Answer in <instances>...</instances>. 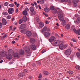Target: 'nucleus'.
I'll list each match as a JSON object with an SVG mask.
<instances>
[{
    "mask_svg": "<svg viewBox=\"0 0 80 80\" xmlns=\"http://www.w3.org/2000/svg\"><path fill=\"white\" fill-rule=\"evenodd\" d=\"M68 2L69 3H72V0H68Z\"/></svg>",
    "mask_w": 80,
    "mask_h": 80,
    "instance_id": "nucleus-56",
    "label": "nucleus"
},
{
    "mask_svg": "<svg viewBox=\"0 0 80 80\" xmlns=\"http://www.w3.org/2000/svg\"><path fill=\"white\" fill-rule=\"evenodd\" d=\"M35 19L36 20L37 23L39 22V21H40V20L39 19V18H38V17H36V18H35Z\"/></svg>",
    "mask_w": 80,
    "mask_h": 80,
    "instance_id": "nucleus-29",
    "label": "nucleus"
},
{
    "mask_svg": "<svg viewBox=\"0 0 80 80\" xmlns=\"http://www.w3.org/2000/svg\"><path fill=\"white\" fill-rule=\"evenodd\" d=\"M2 23L3 25H6V24L7 23V21L5 18H3L2 20Z\"/></svg>",
    "mask_w": 80,
    "mask_h": 80,
    "instance_id": "nucleus-14",
    "label": "nucleus"
},
{
    "mask_svg": "<svg viewBox=\"0 0 80 80\" xmlns=\"http://www.w3.org/2000/svg\"><path fill=\"white\" fill-rule=\"evenodd\" d=\"M45 51L44 50H42V53H45Z\"/></svg>",
    "mask_w": 80,
    "mask_h": 80,
    "instance_id": "nucleus-57",
    "label": "nucleus"
},
{
    "mask_svg": "<svg viewBox=\"0 0 80 80\" xmlns=\"http://www.w3.org/2000/svg\"><path fill=\"white\" fill-rule=\"evenodd\" d=\"M67 44L65 45L64 46V48H67Z\"/></svg>",
    "mask_w": 80,
    "mask_h": 80,
    "instance_id": "nucleus-63",
    "label": "nucleus"
},
{
    "mask_svg": "<svg viewBox=\"0 0 80 80\" xmlns=\"http://www.w3.org/2000/svg\"><path fill=\"white\" fill-rule=\"evenodd\" d=\"M64 47V45H63V44H61L59 45V48L61 50H63Z\"/></svg>",
    "mask_w": 80,
    "mask_h": 80,
    "instance_id": "nucleus-18",
    "label": "nucleus"
},
{
    "mask_svg": "<svg viewBox=\"0 0 80 80\" xmlns=\"http://www.w3.org/2000/svg\"><path fill=\"white\" fill-rule=\"evenodd\" d=\"M55 8H54L53 6H51L50 7V10H51L52 11L53 10H54Z\"/></svg>",
    "mask_w": 80,
    "mask_h": 80,
    "instance_id": "nucleus-38",
    "label": "nucleus"
},
{
    "mask_svg": "<svg viewBox=\"0 0 80 80\" xmlns=\"http://www.w3.org/2000/svg\"><path fill=\"white\" fill-rule=\"evenodd\" d=\"M68 73H69V74H73V72H72V71H68Z\"/></svg>",
    "mask_w": 80,
    "mask_h": 80,
    "instance_id": "nucleus-34",
    "label": "nucleus"
},
{
    "mask_svg": "<svg viewBox=\"0 0 80 80\" xmlns=\"http://www.w3.org/2000/svg\"><path fill=\"white\" fill-rule=\"evenodd\" d=\"M7 19L9 20L11 18V17L10 15H8L7 17Z\"/></svg>",
    "mask_w": 80,
    "mask_h": 80,
    "instance_id": "nucleus-40",
    "label": "nucleus"
},
{
    "mask_svg": "<svg viewBox=\"0 0 80 80\" xmlns=\"http://www.w3.org/2000/svg\"><path fill=\"white\" fill-rule=\"evenodd\" d=\"M13 53V50L11 49L8 50V53L9 55H12Z\"/></svg>",
    "mask_w": 80,
    "mask_h": 80,
    "instance_id": "nucleus-17",
    "label": "nucleus"
},
{
    "mask_svg": "<svg viewBox=\"0 0 80 80\" xmlns=\"http://www.w3.org/2000/svg\"><path fill=\"white\" fill-rule=\"evenodd\" d=\"M35 42V40L34 38H31L30 39V42L31 43H34Z\"/></svg>",
    "mask_w": 80,
    "mask_h": 80,
    "instance_id": "nucleus-24",
    "label": "nucleus"
},
{
    "mask_svg": "<svg viewBox=\"0 0 80 80\" xmlns=\"http://www.w3.org/2000/svg\"><path fill=\"white\" fill-rule=\"evenodd\" d=\"M24 75H25V74L24 73H21L19 74L18 77H23Z\"/></svg>",
    "mask_w": 80,
    "mask_h": 80,
    "instance_id": "nucleus-20",
    "label": "nucleus"
},
{
    "mask_svg": "<svg viewBox=\"0 0 80 80\" xmlns=\"http://www.w3.org/2000/svg\"><path fill=\"white\" fill-rule=\"evenodd\" d=\"M61 2H68V0H61Z\"/></svg>",
    "mask_w": 80,
    "mask_h": 80,
    "instance_id": "nucleus-50",
    "label": "nucleus"
},
{
    "mask_svg": "<svg viewBox=\"0 0 80 80\" xmlns=\"http://www.w3.org/2000/svg\"><path fill=\"white\" fill-rule=\"evenodd\" d=\"M31 50H36V46L34 44H32L31 45Z\"/></svg>",
    "mask_w": 80,
    "mask_h": 80,
    "instance_id": "nucleus-9",
    "label": "nucleus"
},
{
    "mask_svg": "<svg viewBox=\"0 0 80 80\" xmlns=\"http://www.w3.org/2000/svg\"><path fill=\"white\" fill-rule=\"evenodd\" d=\"M28 70H27L25 69L24 70V73H26V74H27V72H28Z\"/></svg>",
    "mask_w": 80,
    "mask_h": 80,
    "instance_id": "nucleus-46",
    "label": "nucleus"
},
{
    "mask_svg": "<svg viewBox=\"0 0 80 80\" xmlns=\"http://www.w3.org/2000/svg\"><path fill=\"white\" fill-rule=\"evenodd\" d=\"M9 6L11 7H13L14 6V4L13 3L10 4L9 5Z\"/></svg>",
    "mask_w": 80,
    "mask_h": 80,
    "instance_id": "nucleus-39",
    "label": "nucleus"
},
{
    "mask_svg": "<svg viewBox=\"0 0 80 80\" xmlns=\"http://www.w3.org/2000/svg\"><path fill=\"white\" fill-rule=\"evenodd\" d=\"M25 11H27V12H28L29 11V9L27 8H25Z\"/></svg>",
    "mask_w": 80,
    "mask_h": 80,
    "instance_id": "nucleus-48",
    "label": "nucleus"
},
{
    "mask_svg": "<svg viewBox=\"0 0 80 80\" xmlns=\"http://www.w3.org/2000/svg\"><path fill=\"white\" fill-rule=\"evenodd\" d=\"M44 75H48V72L47 71H45L44 72Z\"/></svg>",
    "mask_w": 80,
    "mask_h": 80,
    "instance_id": "nucleus-44",
    "label": "nucleus"
},
{
    "mask_svg": "<svg viewBox=\"0 0 80 80\" xmlns=\"http://www.w3.org/2000/svg\"><path fill=\"white\" fill-rule=\"evenodd\" d=\"M76 22L77 23H80V18H78L76 20Z\"/></svg>",
    "mask_w": 80,
    "mask_h": 80,
    "instance_id": "nucleus-30",
    "label": "nucleus"
},
{
    "mask_svg": "<svg viewBox=\"0 0 80 80\" xmlns=\"http://www.w3.org/2000/svg\"><path fill=\"white\" fill-rule=\"evenodd\" d=\"M52 13H53L54 14H55L57 13V10L56 9H55L54 10L52 11Z\"/></svg>",
    "mask_w": 80,
    "mask_h": 80,
    "instance_id": "nucleus-25",
    "label": "nucleus"
},
{
    "mask_svg": "<svg viewBox=\"0 0 80 80\" xmlns=\"http://www.w3.org/2000/svg\"><path fill=\"white\" fill-rule=\"evenodd\" d=\"M37 63L38 65H40L41 64V62L40 61L38 62Z\"/></svg>",
    "mask_w": 80,
    "mask_h": 80,
    "instance_id": "nucleus-49",
    "label": "nucleus"
},
{
    "mask_svg": "<svg viewBox=\"0 0 80 80\" xmlns=\"http://www.w3.org/2000/svg\"><path fill=\"white\" fill-rule=\"evenodd\" d=\"M45 1L44 0H40V2L41 4H43L44 3Z\"/></svg>",
    "mask_w": 80,
    "mask_h": 80,
    "instance_id": "nucleus-31",
    "label": "nucleus"
},
{
    "mask_svg": "<svg viewBox=\"0 0 80 80\" xmlns=\"http://www.w3.org/2000/svg\"><path fill=\"white\" fill-rule=\"evenodd\" d=\"M4 6H7V5H8V2H5L4 3Z\"/></svg>",
    "mask_w": 80,
    "mask_h": 80,
    "instance_id": "nucleus-53",
    "label": "nucleus"
},
{
    "mask_svg": "<svg viewBox=\"0 0 80 80\" xmlns=\"http://www.w3.org/2000/svg\"><path fill=\"white\" fill-rule=\"evenodd\" d=\"M72 53V49H68L65 51L64 52V55L66 57H68Z\"/></svg>",
    "mask_w": 80,
    "mask_h": 80,
    "instance_id": "nucleus-2",
    "label": "nucleus"
},
{
    "mask_svg": "<svg viewBox=\"0 0 80 80\" xmlns=\"http://www.w3.org/2000/svg\"><path fill=\"white\" fill-rule=\"evenodd\" d=\"M30 56V53L28 54L26 56V58H29Z\"/></svg>",
    "mask_w": 80,
    "mask_h": 80,
    "instance_id": "nucleus-45",
    "label": "nucleus"
},
{
    "mask_svg": "<svg viewBox=\"0 0 80 80\" xmlns=\"http://www.w3.org/2000/svg\"><path fill=\"white\" fill-rule=\"evenodd\" d=\"M55 39V36H52L49 39V40L50 42H52L54 41Z\"/></svg>",
    "mask_w": 80,
    "mask_h": 80,
    "instance_id": "nucleus-10",
    "label": "nucleus"
},
{
    "mask_svg": "<svg viewBox=\"0 0 80 80\" xmlns=\"http://www.w3.org/2000/svg\"><path fill=\"white\" fill-rule=\"evenodd\" d=\"M72 42H76V40H75V39L73 38L72 39Z\"/></svg>",
    "mask_w": 80,
    "mask_h": 80,
    "instance_id": "nucleus-52",
    "label": "nucleus"
},
{
    "mask_svg": "<svg viewBox=\"0 0 80 80\" xmlns=\"http://www.w3.org/2000/svg\"><path fill=\"white\" fill-rule=\"evenodd\" d=\"M27 17L26 16H24L22 18V20H23L24 22H27Z\"/></svg>",
    "mask_w": 80,
    "mask_h": 80,
    "instance_id": "nucleus-23",
    "label": "nucleus"
},
{
    "mask_svg": "<svg viewBox=\"0 0 80 80\" xmlns=\"http://www.w3.org/2000/svg\"><path fill=\"white\" fill-rule=\"evenodd\" d=\"M32 13V15H35V14H36V13H37L36 12V11L34 10L33 12H31Z\"/></svg>",
    "mask_w": 80,
    "mask_h": 80,
    "instance_id": "nucleus-35",
    "label": "nucleus"
},
{
    "mask_svg": "<svg viewBox=\"0 0 80 80\" xmlns=\"http://www.w3.org/2000/svg\"><path fill=\"white\" fill-rule=\"evenodd\" d=\"M73 31L76 34H77V29H73Z\"/></svg>",
    "mask_w": 80,
    "mask_h": 80,
    "instance_id": "nucleus-41",
    "label": "nucleus"
},
{
    "mask_svg": "<svg viewBox=\"0 0 80 80\" xmlns=\"http://www.w3.org/2000/svg\"><path fill=\"white\" fill-rule=\"evenodd\" d=\"M14 19H15V17H13L12 18V21H13V20H14Z\"/></svg>",
    "mask_w": 80,
    "mask_h": 80,
    "instance_id": "nucleus-60",
    "label": "nucleus"
},
{
    "mask_svg": "<svg viewBox=\"0 0 80 80\" xmlns=\"http://www.w3.org/2000/svg\"><path fill=\"white\" fill-rule=\"evenodd\" d=\"M7 36V34H6L4 35L2 37L3 38H5V37H6Z\"/></svg>",
    "mask_w": 80,
    "mask_h": 80,
    "instance_id": "nucleus-51",
    "label": "nucleus"
},
{
    "mask_svg": "<svg viewBox=\"0 0 80 80\" xmlns=\"http://www.w3.org/2000/svg\"><path fill=\"white\" fill-rule=\"evenodd\" d=\"M23 50L25 51L26 53H28L30 51V48L27 46H25L24 47Z\"/></svg>",
    "mask_w": 80,
    "mask_h": 80,
    "instance_id": "nucleus-6",
    "label": "nucleus"
},
{
    "mask_svg": "<svg viewBox=\"0 0 80 80\" xmlns=\"http://www.w3.org/2000/svg\"><path fill=\"white\" fill-rule=\"evenodd\" d=\"M62 10H59L58 11V13H59L58 15L59 19L60 21H62V20H63V15L62 14Z\"/></svg>",
    "mask_w": 80,
    "mask_h": 80,
    "instance_id": "nucleus-1",
    "label": "nucleus"
},
{
    "mask_svg": "<svg viewBox=\"0 0 80 80\" xmlns=\"http://www.w3.org/2000/svg\"><path fill=\"white\" fill-rule=\"evenodd\" d=\"M65 28L67 30H68V29H70V25L69 24H68L66 25Z\"/></svg>",
    "mask_w": 80,
    "mask_h": 80,
    "instance_id": "nucleus-19",
    "label": "nucleus"
},
{
    "mask_svg": "<svg viewBox=\"0 0 80 80\" xmlns=\"http://www.w3.org/2000/svg\"><path fill=\"white\" fill-rule=\"evenodd\" d=\"M16 5H17L16 6L17 7H18V6L19 5H20V4L18 3Z\"/></svg>",
    "mask_w": 80,
    "mask_h": 80,
    "instance_id": "nucleus-62",
    "label": "nucleus"
},
{
    "mask_svg": "<svg viewBox=\"0 0 80 80\" xmlns=\"http://www.w3.org/2000/svg\"><path fill=\"white\" fill-rule=\"evenodd\" d=\"M22 13L23 15H25V16L27 15V14H28L27 11H23L22 12Z\"/></svg>",
    "mask_w": 80,
    "mask_h": 80,
    "instance_id": "nucleus-27",
    "label": "nucleus"
},
{
    "mask_svg": "<svg viewBox=\"0 0 80 80\" xmlns=\"http://www.w3.org/2000/svg\"><path fill=\"white\" fill-rule=\"evenodd\" d=\"M26 27V25H25V24H22L20 25L19 28L21 29H24V28H25Z\"/></svg>",
    "mask_w": 80,
    "mask_h": 80,
    "instance_id": "nucleus-12",
    "label": "nucleus"
},
{
    "mask_svg": "<svg viewBox=\"0 0 80 80\" xmlns=\"http://www.w3.org/2000/svg\"><path fill=\"white\" fill-rule=\"evenodd\" d=\"M79 0H73L72 4L74 7H77L78 5L77 3L79 2Z\"/></svg>",
    "mask_w": 80,
    "mask_h": 80,
    "instance_id": "nucleus-3",
    "label": "nucleus"
},
{
    "mask_svg": "<svg viewBox=\"0 0 80 80\" xmlns=\"http://www.w3.org/2000/svg\"><path fill=\"white\" fill-rule=\"evenodd\" d=\"M42 77V74H40L38 76V78H41Z\"/></svg>",
    "mask_w": 80,
    "mask_h": 80,
    "instance_id": "nucleus-47",
    "label": "nucleus"
},
{
    "mask_svg": "<svg viewBox=\"0 0 80 80\" xmlns=\"http://www.w3.org/2000/svg\"><path fill=\"white\" fill-rule=\"evenodd\" d=\"M62 24L63 25V26H65L66 24V21L65 20H62Z\"/></svg>",
    "mask_w": 80,
    "mask_h": 80,
    "instance_id": "nucleus-26",
    "label": "nucleus"
},
{
    "mask_svg": "<svg viewBox=\"0 0 80 80\" xmlns=\"http://www.w3.org/2000/svg\"><path fill=\"white\" fill-rule=\"evenodd\" d=\"M2 13L4 15H8V14L7 12H3Z\"/></svg>",
    "mask_w": 80,
    "mask_h": 80,
    "instance_id": "nucleus-32",
    "label": "nucleus"
},
{
    "mask_svg": "<svg viewBox=\"0 0 80 80\" xmlns=\"http://www.w3.org/2000/svg\"><path fill=\"white\" fill-rule=\"evenodd\" d=\"M18 56V53L17 52H16L15 53L14 55V57H17Z\"/></svg>",
    "mask_w": 80,
    "mask_h": 80,
    "instance_id": "nucleus-33",
    "label": "nucleus"
},
{
    "mask_svg": "<svg viewBox=\"0 0 80 80\" xmlns=\"http://www.w3.org/2000/svg\"><path fill=\"white\" fill-rule=\"evenodd\" d=\"M60 42L59 40H55L53 42V45L56 47H58V46L60 45Z\"/></svg>",
    "mask_w": 80,
    "mask_h": 80,
    "instance_id": "nucleus-4",
    "label": "nucleus"
},
{
    "mask_svg": "<svg viewBox=\"0 0 80 80\" xmlns=\"http://www.w3.org/2000/svg\"><path fill=\"white\" fill-rule=\"evenodd\" d=\"M16 13H18V8L16 9Z\"/></svg>",
    "mask_w": 80,
    "mask_h": 80,
    "instance_id": "nucleus-64",
    "label": "nucleus"
},
{
    "mask_svg": "<svg viewBox=\"0 0 80 80\" xmlns=\"http://www.w3.org/2000/svg\"><path fill=\"white\" fill-rule=\"evenodd\" d=\"M19 53L21 55H22L24 54V51L21 49L19 51Z\"/></svg>",
    "mask_w": 80,
    "mask_h": 80,
    "instance_id": "nucleus-15",
    "label": "nucleus"
},
{
    "mask_svg": "<svg viewBox=\"0 0 80 80\" xmlns=\"http://www.w3.org/2000/svg\"><path fill=\"white\" fill-rule=\"evenodd\" d=\"M47 30V27L45 26L42 29V32H44L46 31Z\"/></svg>",
    "mask_w": 80,
    "mask_h": 80,
    "instance_id": "nucleus-21",
    "label": "nucleus"
},
{
    "mask_svg": "<svg viewBox=\"0 0 80 80\" xmlns=\"http://www.w3.org/2000/svg\"><path fill=\"white\" fill-rule=\"evenodd\" d=\"M0 55L2 57H5L7 56V52L5 51L1 52L0 53Z\"/></svg>",
    "mask_w": 80,
    "mask_h": 80,
    "instance_id": "nucleus-7",
    "label": "nucleus"
},
{
    "mask_svg": "<svg viewBox=\"0 0 80 80\" xmlns=\"http://www.w3.org/2000/svg\"><path fill=\"white\" fill-rule=\"evenodd\" d=\"M18 22L19 24H21L23 22V20L22 19H21L19 20V21Z\"/></svg>",
    "mask_w": 80,
    "mask_h": 80,
    "instance_id": "nucleus-36",
    "label": "nucleus"
},
{
    "mask_svg": "<svg viewBox=\"0 0 80 80\" xmlns=\"http://www.w3.org/2000/svg\"><path fill=\"white\" fill-rule=\"evenodd\" d=\"M30 10L31 12H33V11H34V8L33 7H31L30 8Z\"/></svg>",
    "mask_w": 80,
    "mask_h": 80,
    "instance_id": "nucleus-28",
    "label": "nucleus"
},
{
    "mask_svg": "<svg viewBox=\"0 0 80 80\" xmlns=\"http://www.w3.org/2000/svg\"><path fill=\"white\" fill-rule=\"evenodd\" d=\"M73 29H74V27H73V26H71V30H72Z\"/></svg>",
    "mask_w": 80,
    "mask_h": 80,
    "instance_id": "nucleus-54",
    "label": "nucleus"
},
{
    "mask_svg": "<svg viewBox=\"0 0 80 80\" xmlns=\"http://www.w3.org/2000/svg\"><path fill=\"white\" fill-rule=\"evenodd\" d=\"M16 30V27H14V28H13L12 30L13 31H14V30Z\"/></svg>",
    "mask_w": 80,
    "mask_h": 80,
    "instance_id": "nucleus-55",
    "label": "nucleus"
},
{
    "mask_svg": "<svg viewBox=\"0 0 80 80\" xmlns=\"http://www.w3.org/2000/svg\"><path fill=\"white\" fill-rule=\"evenodd\" d=\"M76 55L78 57H80V53L79 52H78L76 53Z\"/></svg>",
    "mask_w": 80,
    "mask_h": 80,
    "instance_id": "nucleus-42",
    "label": "nucleus"
},
{
    "mask_svg": "<svg viewBox=\"0 0 80 80\" xmlns=\"http://www.w3.org/2000/svg\"><path fill=\"white\" fill-rule=\"evenodd\" d=\"M44 35L46 37H48L50 35V33L48 32H45L44 33Z\"/></svg>",
    "mask_w": 80,
    "mask_h": 80,
    "instance_id": "nucleus-11",
    "label": "nucleus"
},
{
    "mask_svg": "<svg viewBox=\"0 0 80 80\" xmlns=\"http://www.w3.org/2000/svg\"><path fill=\"white\" fill-rule=\"evenodd\" d=\"M44 11L46 12H49V11H50V9L48 8H45L44 9Z\"/></svg>",
    "mask_w": 80,
    "mask_h": 80,
    "instance_id": "nucleus-22",
    "label": "nucleus"
},
{
    "mask_svg": "<svg viewBox=\"0 0 80 80\" xmlns=\"http://www.w3.org/2000/svg\"><path fill=\"white\" fill-rule=\"evenodd\" d=\"M45 22L46 24H48V22L47 21H45Z\"/></svg>",
    "mask_w": 80,
    "mask_h": 80,
    "instance_id": "nucleus-59",
    "label": "nucleus"
},
{
    "mask_svg": "<svg viewBox=\"0 0 80 80\" xmlns=\"http://www.w3.org/2000/svg\"><path fill=\"white\" fill-rule=\"evenodd\" d=\"M45 24L44 23L42 22H41L39 23V27H40V28H42L44 27Z\"/></svg>",
    "mask_w": 80,
    "mask_h": 80,
    "instance_id": "nucleus-13",
    "label": "nucleus"
},
{
    "mask_svg": "<svg viewBox=\"0 0 80 80\" xmlns=\"http://www.w3.org/2000/svg\"><path fill=\"white\" fill-rule=\"evenodd\" d=\"M29 79H31V78H33V77L32 76H29Z\"/></svg>",
    "mask_w": 80,
    "mask_h": 80,
    "instance_id": "nucleus-61",
    "label": "nucleus"
},
{
    "mask_svg": "<svg viewBox=\"0 0 80 80\" xmlns=\"http://www.w3.org/2000/svg\"><path fill=\"white\" fill-rule=\"evenodd\" d=\"M76 68H77V69H78V70H80V67L78 66H76Z\"/></svg>",
    "mask_w": 80,
    "mask_h": 80,
    "instance_id": "nucleus-43",
    "label": "nucleus"
},
{
    "mask_svg": "<svg viewBox=\"0 0 80 80\" xmlns=\"http://www.w3.org/2000/svg\"><path fill=\"white\" fill-rule=\"evenodd\" d=\"M12 54H8V55L6 56V58L7 59H8V60H10L12 58Z\"/></svg>",
    "mask_w": 80,
    "mask_h": 80,
    "instance_id": "nucleus-16",
    "label": "nucleus"
},
{
    "mask_svg": "<svg viewBox=\"0 0 80 80\" xmlns=\"http://www.w3.org/2000/svg\"><path fill=\"white\" fill-rule=\"evenodd\" d=\"M8 12L9 14H12L14 13V9L12 8H9L8 10Z\"/></svg>",
    "mask_w": 80,
    "mask_h": 80,
    "instance_id": "nucleus-5",
    "label": "nucleus"
},
{
    "mask_svg": "<svg viewBox=\"0 0 80 80\" xmlns=\"http://www.w3.org/2000/svg\"><path fill=\"white\" fill-rule=\"evenodd\" d=\"M26 34L28 37H31L32 36V32L30 31H27L26 32Z\"/></svg>",
    "mask_w": 80,
    "mask_h": 80,
    "instance_id": "nucleus-8",
    "label": "nucleus"
},
{
    "mask_svg": "<svg viewBox=\"0 0 80 80\" xmlns=\"http://www.w3.org/2000/svg\"><path fill=\"white\" fill-rule=\"evenodd\" d=\"M77 34L78 35H80V29H78L77 30Z\"/></svg>",
    "mask_w": 80,
    "mask_h": 80,
    "instance_id": "nucleus-37",
    "label": "nucleus"
},
{
    "mask_svg": "<svg viewBox=\"0 0 80 80\" xmlns=\"http://www.w3.org/2000/svg\"><path fill=\"white\" fill-rule=\"evenodd\" d=\"M2 24L1 23V22H0V28H2Z\"/></svg>",
    "mask_w": 80,
    "mask_h": 80,
    "instance_id": "nucleus-58",
    "label": "nucleus"
}]
</instances>
